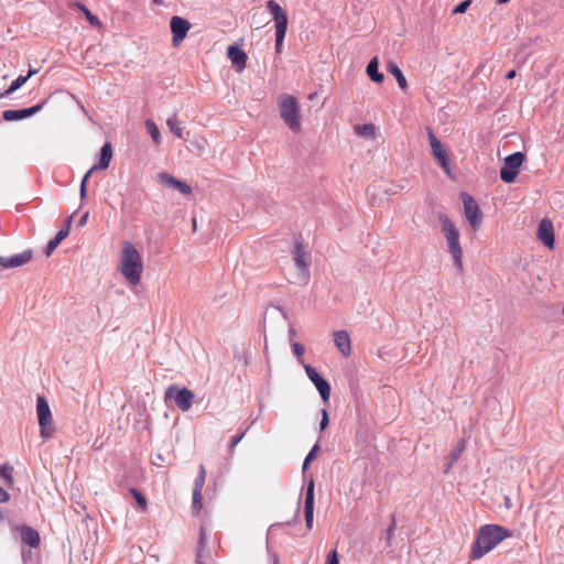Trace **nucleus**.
Instances as JSON below:
<instances>
[{"instance_id":"obj_37","label":"nucleus","mask_w":564,"mask_h":564,"mask_svg":"<svg viewBox=\"0 0 564 564\" xmlns=\"http://www.w3.org/2000/svg\"><path fill=\"white\" fill-rule=\"evenodd\" d=\"M356 131L359 135L372 137L375 134V126L371 123L357 126Z\"/></svg>"},{"instance_id":"obj_20","label":"nucleus","mask_w":564,"mask_h":564,"mask_svg":"<svg viewBox=\"0 0 564 564\" xmlns=\"http://www.w3.org/2000/svg\"><path fill=\"white\" fill-rule=\"evenodd\" d=\"M72 216L66 220L64 227L62 229L58 230V232L56 234V236L51 239L46 247H45V256L46 257H50L54 250L58 247V245L65 239L68 237L69 232H70V224H72Z\"/></svg>"},{"instance_id":"obj_14","label":"nucleus","mask_w":564,"mask_h":564,"mask_svg":"<svg viewBox=\"0 0 564 564\" xmlns=\"http://www.w3.org/2000/svg\"><path fill=\"white\" fill-rule=\"evenodd\" d=\"M45 100L30 108L23 109H8L2 112V118L6 121H19L26 119L40 112L44 107Z\"/></svg>"},{"instance_id":"obj_23","label":"nucleus","mask_w":564,"mask_h":564,"mask_svg":"<svg viewBox=\"0 0 564 564\" xmlns=\"http://www.w3.org/2000/svg\"><path fill=\"white\" fill-rule=\"evenodd\" d=\"M314 480L311 479L305 491L304 518H314Z\"/></svg>"},{"instance_id":"obj_51","label":"nucleus","mask_w":564,"mask_h":564,"mask_svg":"<svg viewBox=\"0 0 564 564\" xmlns=\"http://www.w3.org/2000/svg\"><path fill=\"white\" fill-rule=\"evenodd\" d=\"M193 228H194V230H196V220L195 219H193Z\"/></svg>"},{"instance_id":"obj_27","label":"nucleus","mask_w":564,"mask_h":564,"mask_svg":"<svg viewBox=\"0 0 564 564\" xmlns=\"http://www.w3.org/2000/svg\"><path fill=\"white\" fill-rule=\"evenodd\" d=\"M166 124L172 133H174L177 138L184 139V127L182 122L178 120L177 115H173L166 120Z\"/></svg>"},{"instance_id":"obj_43","label":"nucleus","mask_w":564,"mask_h":564,"mask_svg":"<svg viewBox=\"0 0 564 564\" xmlns=\"http://www.w3.org/2000/svg\"><path fill=\"white\" fill-rule=\"evenodd\" d=\"M326 564H339V556L336 550L328 553Z\"/></svg>"},{"instance_id":"obj_18","label":"nucleus","mask_w":564,"mask_h":564,"mask_svg":"<svg viewBox=\"0 0 564 564\" xmlns=\"http://www.w3.org/2000/svg\"><path fill=\"white\" fill-rule=\"evenodd\" d=\"M158 177L161 185L165 187L174 188L184 195H189L192 193V187L188 184L175 178L169 173L162 172L158 175Z\"/></svg>"},{"instance_id":"obj_32","label":"nucleus","mask_w":564,"mask_h":564,"mask_svg":"<svg viewBox=\"0 0 564 564\" xmlns=\"http://www.w3.org/2000/svg\"><path fill=\"white\" fill-rule=\"evenodd\" d=\"M465 449V442L462 440L459 442V444L457 445L456 448H454L451 453H449V464H448V467L447 469L451 468V466L460 457L463 451Z\"/></svg>"},{"instance_id":"obj_8","label":"nucleus","mask_w":564,"mask_h":564,"mask_svg":"<svg viewBox=\"0 0 564 564\" xmlns=\"http://www.w3.org/2000/svg\"><path fill=\"white\" fill-rule=\"evenodd\" d=\"M165 399H174L176 406L183 411H188L195 399V394L187 388H178L175 384L170 386L165 390Z\"/></svg>"},{"instance_id":"obj_44","label":"nucleus","mask_w":564,"mask_h":564,"mask_svg":"<svg viewBox=\"0 0 564 564\" xmlns=\"http://www.w3.org/2000/svg\"><path fill=\"white\" fill-rule=\"evenodd\" d=\"M10 500V495L2 487H0V502H7Z\"/></svg>"},{"instance_id":"obj_33","label":"nucleus","mask_w":564,"mask_h":564,"mask_svg":"<svg viewBox=\"0 0 564 564\" xmlns=\"http://www.w3.org/2000/svg\"><path fill=\"white\" fill-rule=\"evenodd\" d=\"M318 451H319V445L318 444H315L311 448V451L308 452V454L306 455V457H305V459L303 462V466H302L303 473H305V470L308 468L311 462L316 458V455H317Z\"/></svg>"},{"instance_id":"obj_21","label":"nucleus","mask_w":564,"mask_h":564,"mask_svg":"<svg viewBox=\"0 0 564 564\" xmlns=\"http://www.w3.org/2000/svg\"><path fill=\"white\" fill-rule=\"evenodd\" d=\"M334 341L337 349L344 357H348L351 352L350 337L346 330H335Z\"/></svg>"},{"instance_id":"obj_6","label":"nucleus","mask_w":564,"mask_h":564,"mask_svg":"<svg viewBox=\"0 0 564 564\" xmlns=\"http://www.w3.org/2000/svg\"><path fill=\"white\" fill-rule=\"evenodd\" d=\"M36 415L40 425V435L44 440L53 436L55 429L52 412L47 400L43 395L36 398Z\"/></svg>"},{"instance_id":"obj_47","label":"nucleus","mask_w":564,"mask_h":564,"mask_svg":"<svg viewBox=\"0 0 564 564\" xmlns=\"http://www.w3.org/2000/svg\"><path fill=\"white\" fill-rule=\"evenodd\" d=\"M516 77V70L511 69L506 74V79H512Z\"/></svg>"},{"instance_id":"obj_1","label":"nucleus","mask_w":564,"mask_h":564,"mask_svg":"<svg viewBox=\"0 0 564 564\" xmlns=\"http://www.w3.org/2000/svg\"><path fill=\"white\" fill-rule=\"evenodd\" d=\"M508 536H510V532L500 525H482L476 541L473 543L470 557L473 560L481 558Z\"/></svg>"},{"instance_id":"obj_24","label":"nucleus","mask_w":564,"mask_h":564,"mask_svg":"<svg viewBox=\"0 0 564 564\" xmlns=\"http://www.w3.org/2000/svg\"><path fill=\"white\" fill-rule=\"evenodd\" d=\"M112 159V147L110 142H106L100 150L99 161L95 167L96 170H106L109 167L110 161Z\"/></svg>"},{"instance_id":"obj_19","label":"nucleus","mask_w":564,"mask_h":564,"mask_svg":"<svg viewBox=\"0 0 564 564\" xmlns=\"http://www.w3.org/2000/svg\"><path fill=\"white\" fill-rule=\"evenodd\" d=\"M227 55L237 72L245 69L248 56L242 48L237 45H229L227 48Z\"/></svg>"},{"instance_id":"obj_40","label":"nucleus","mask_w":564,"mask_h":564,"mask_svg":"<svg viewBox=\"0 0 564 564\" xmlns=\"http://www.w3.org/2000/svg\"><path fill=\"white\" fill-rule=\"evenodd\" d=\"M471 4V0H464L462 1L460 3H458L454 9H453V14H462V13H465L467 11V9L470 7Z\"/></svg>"},{"instance_id":"obj_10","label":"nucleus","mask_w":564,"mask_h":564,"mask_svg":"<svg viewBox=\"0 0 564 564\" xmlns=\"http://www.w3.org/2000/svg\"><path fill=\"white\" fill-rule=\"evenodd\" d=\"M305 372L308 379L313 382L315 388L317 389L321 398L325 403H328L330 397V384L326 379H324L317 370L311 365H304Z\"/></svg>"},{"instance_id":"obj_3","label":"nucleus","mask_w":564,"mask_h":564,"mask_svg":"<svg viewBox=\"0 0 564 564\" xmlns=\"http://www.w3.org/2000/svg\"><path fill=\"white\" fill-rule=\"evenodd\" d=\"M442 231L445 235L448 251L453 256L454 264L458 270L463 269V250L459 243V231L446 214L438 216Z\"/></svg>"},{"instance_id":"obj_12","label":"nucleus","mask_w":564,"mask_h":564,"mask_svg":"<svg viewBox=\"0 0 564 564\" xmlns=\"http://www.w3.org/2000/svg\"><path fill=\"white\" fill-rule=\"evenodd\" d=\"M293 258L296 269L304 275L308 273L310 256L305 250V246L301 237L295 238Z\"/></svg>"},{"instance_id":"obj_28","label":"nucleus","mask_w":564,"mask_h":564,"mask_svg":"<svg viewBox=\"0 0 564 564\" xmlns=\"http://www.w3.org/2000/svg\"><path fill=\"white\" fill-rule=\"evenodd\" d=\"M29 79V76H24V75H20L18 76L11 84L10 86L8 87V89H6L3 93L0 94V98H4V97H8L10 96L11 94H13L14 91H17L18 89H20L25 83L26 80Z\"/></svg>"},{"instance_id":"obj_48","label":"nucleus","mask_w":564,"mask_h":564,"mask_svg":"<svg viewBox=\"0 0 564 564\" xmlns=\"http://www.w3.org/2000/svg\"><path fill=\"white\" fill-rule=\"evenodd\" d=\"M289 336L291 339L296 336V329L294 327H290Z\"/></svg>"},{"instance_id":"obj_41","label":"nucleus","mask_w":564,"mask_h":564,"mask_svg":"<svg viewBox=\"0 0 564 564\" xmlns=\"http://www.w3.org/2000/svg\"><path fill=\"white\" fill-rule=\"evenodd\" d=\"M248 429L249 427H247L245 431H242L241 433L237 434L236 436H234L231 438L230 444H229L230 451H232L242 441V438L245 437Z\"/></svg>"},{"instance_id":"obj_15","label":"nucleus","mask_w":564,"mask_h":564,"mask_svg":"<svg viewBox=\"0 0 564 564\" xmlns=\"http://www.w3.org/2000/svg\"><path fill=\"white\" fill-rule=\"evenodd\" d=\"M33 252L31 249H26L21 253L13 254L10 257L0 256V267L4 269H13L22 267L32 260Z\"/></svg>"},{"instance_id":"obj_42","label":"nucleus","mask_w":564,"mask_h":564,"mask_svg":"<svg viewBox=\"0 0 564 564\" xmlns=\"http://www.w3.org/2000/svg\"><path fill=\"white\" fill-rule=\"evenodd\" d=\"M328 423H329L328 413L325 409H323L322 410V420L319 422V430L321 431L326 430V427L328 426Z\"/></svg>"},{"instance_id":"obj_17","label":"nucleus","mask_w":564,"mask_h":564,"mask_svg":"<svg viewBox=\"0 0 564 564\" xmlns=\"http://www.w3.org/2000/svg\"><path fill=\"white\" fill-rule=\"evenodd\" d=\"M538 238L547 248L554 247L555 236L553 224L549 219H542L538 226Z\"/></svg>"},{"instance_id":"obj_49","label":"nucleus","mask_w":564,"mask_h":564,"mask_svg":"<svg viewBox=\"0 0 564 564\" xmlns=\"http://www.w3.org/2000/svg\"><path fill=\"white\" fill-rule=\"evenodd\" d=\"M36 73H37V70H36V69H32V68H31V69L29 70V73H28V75H26V76H29V78H30L31 76H33V75H34V74H36Z\"/></svg>"},{"instance_id":"obj_4","label":"nucleus","mask_w":564,"mask_h":564,"mask_svg":"<svg viewBox=\"0 0 564 564\" xmlns=\"http://www.w3.org/2000/svg\"><path fill=\"white\" fill-rule=\"evenodd\" d=\"M278 105L280 109V116L285 124L292 131H299L301 128L300 105L296 98L288 94H281L278 97Z\"/></svg>"},{"instance_id":"obj_31","label":"nucleus","mask_w":564,"mask_h":564,"mask_svg":"<svg viewBox=\"0 0 564 564\" xmlns=\"http://www.w3.org/2000/svg\"><path fill=\"white\" fill-rule=\"evenodd\" d=\"M96 171L95 167H90L86 174L84 175V177L82 178V182H80V188H79V197H80V200L83 202L85 198H86V195H87V182H88V178L89 176L91 175V173Z\"/></svg>"},{"instance_id":"obj_34","label":"nucleus","mask_w":564,"mask_h":564,"mask_svg":"<svg viewBox=\"0 0 564 564\" xmlns=\"http://www.w3.org/2000/svg\"><path fill=\"white\" fill-rule=\"evenodd\" d=\"M131 495L135 499L137 503L141 508L142 511H145L148 508V502L145 497L135 488L130 489Z\"/></svg>"},{"instance_id":"obj_16","label":"nucleus","mask_w":564,"mask_h":564,"mask_svg":"<svg viewBox=\"0 0 564 564\" xmlns=\"http://www.w3.org/2000/svg\"><path fill=\"white\" fill-rule=\"evenodd\" d=\"M206 479V469L203 465L199 466L198 475L194 482V489H193V510L194 512H199V510L203 507L202 503V490L205 484Z\"/></svg>"},{"instance_id":"obj_26","label":"nucleus","mask_w":564,"mask_h":564,"mask_svg":"<svg viewBox=\"0 0 564 564\" xmlns=\"http://www.w3.org/2000/svg\"><path fill=\"white\" fill-rule=\"evenodd\" d=\"M387 69L388 72L397 79L400 88L402 90H405L406 87H408V83H406V79L402 73V70L400 69V67L397 65L395 62L393 61H390L387 65Z\"/></svg>"},{"instance_id":"obj_50","label":"nucleus","mask_w":564,"mask_h":564,"mask_svg":"<svg viewBox=\"0 0 564 564\" xmlns=\"http://www.w3.org/2000/svg\"><path fill=\"white\" fill-rule=\"evenodd\" d=\"M509 1H510V0H497V3H499V4H505V3L509 2Z\"/></svg>"},{"instance_id":"obj_35","label":"nucleus","mask_w":564,"mask_h":564,"mask_svg":"<svg viewBox=\"0 0 564 564\" xmlns=\"http://www.w3.org/2000/svg\"><path fill=\"white\" fill-rule=\"evenodd\" d=\"M395 528H397V520H395V517L392 516L391 523H390V525L388 527V529L386 531V543H387V546L391 545V542H392L393 536H394Z\"/></svg>"},{"instance_id":"obj_36","label":"nucleus","mask_w":564,"mask_h":564,"mask_svg":"<svg viewBox=\"0 0 564 564\" xmlns=\"http://www.w3.org/2000/svg\"><path fill=\"white\" fill-rule=\"evenodd\" d=\"M12 471L13 468L7 464L0 466V477L8 484H12L13 481Z\"/></svg>"},{"instance_id":"obj_2","label":"nucleus","mask_w":564,"mask_h":564,"mask_svg":"<svg viewBox=\"0 0 564 564\" xmlns=\"http://www.w3.org/2000/svg\"><path fill=\"white\" fill-rule=\"evenodd\" d=\"M143 264L140 252L129 241L123 242L120 253V272L133 285L140 283Z\"/></svg>"},{"instance_id":"obj_38","label":"nucleus","mask_w":564,"mask_h":564,"mask_svg":"<svg viewBox=\"0 0 564 564\" xmlns=\"http://www.w3.org/2000/svg\"><path fill=\"white\" fill-rule=\"evenodd\" d=\"M78 7L84 12L85 18L91 25H100L99 19L94 15L85 6L79 4Z\"/></svg>"},{"instance_id":"obj_46","label":"nucleus","mask_w":564,"mask_h":564,"mask_svg":"<svg viewBox=\"0 0 564 564\" xmlns=\"http://www.w3.org/2000/svg\"><path fill=\"white\" fill-rule=\"evenodd\" d=\"M314 518H305V524L308 530L313 528Z\"/></svg>"},{"instance_id":"obj_13","label":"nucleus","mask_w":564,"mask_h":564,"mask_svg":"<svg viewBox=\"0 0 564 564\" xmlns=\"http://www.w3.org/2000/svg\"><path fill=\"white\" fill-rule=\"evenodd\" d=\"M170 28L173 35L172 42L177 45L186 37L191 23L184 18L174 15L171 18Z\"/></svg>"},{"instance_id":"obj_30","label":"nucleus","mask_w":564,"mask_h":564,"mask_svg":"<svg viewBox=\"0 0 564 564\" xmlns=\"http://www.w3.org/2000/svg\"><path fill=\"white\" fill-rule=\"evenodd\" d=\"M205 545H206V534H205V530L203 528H200L199 540H198V551H197V555H196V564H205V562L203 561V551L205 549Z\"/></svg>"},{"instance_id":"obj_45","label":"nucleus","mask_w":564,"mask_h":564,"mask_svg":"<svg viewBox=\"0 0 564 564\" xmlns=\"http://www.w3.org/2000/svg\"><path fill=\"white\" fill-rule=\"evenodd\" d=\"M88 212H86L82 217L80 219L78 220V226L83 227L87 224V220H88Z\"/></svg>"},{"instance_id":"obj_39","label":"nucleus","mask_w":564,"mask_h":564,"mask_svg":"<svg viewBox=\"0 0 564 564\" xmlns=\"http://www.w3.org/2000/svg\"><path fill=\"white\" fill-rule=\"evenodd\" d=\"M291 346L293 348V352L296 356L299 362L303 364L302 356H303V354L305 351L304 346L302 344L297 343V341H291Z\"/></svg>"},{"instance_id":"obj_53","label":"nucleus","mask_w":564,"mask_h":564,"mask_svg":"<svg viewBox=\"0 0 564 564\" xmlns=\"http://www.w3.org/2000/svg\"><path fill=\"white\" fill-rule=\"evenodd\" d=\"M563 315H564V306H563V311H562Z\"/></svg>"},{"instance_id":"obj_29","label":"nucleus","mask_w":564,"mask_h":564,"mask_svg":"<svg viewBox=\"0 0 564 564\" xmlns=\"http://www.w3.org/2000/svg\"><path fill=\"white\" fill-rule=\"evenodd\" d=\"M145 128L149 134L151 135L153 142L159 145L162 142L160 130L156 123L152 119L145 120Z\"/></svg>"},{"instance_id":"obj_25","label":"nucleus","mask_w":564,"mask_h":564,"mask_svg":"<svg viewBox=\"0 0 564 564\" xmlns=\"http://www.w3.org/2000/svg\"><path fill=\"white\" fill-rule=\"evenodd\" d=\"M366 72L369 78L375 83H382L384 79L383 74L379 72L378 57H373L370 59V62L367 65Z\"/></svg>"},{"instance_id":"obj_5","label":"nucleus","mask_w":564,"mask_h":564,"mask_svg":"<svg viewBox=\"0 0 564 564\" xmlns=\"http://www.w3.org/2000/svg\"><path fill=\"white\" fill-rule=\"evenodd\" d=\"M268 11L272 14L275 23V52L280 54L283 47V41L288 31V15L282 7L274 0L267 1Z\"/></svg>"},{"instance_id":"obj_22","label":"nucleus","mask_w":564,"mask_h":564,"mask_svg":"<svg viewBox=\"0 0 564 564\" xmlns=\"http://www.w3.org/2000/svg\"><path fill=\"white\" fill-rule=\"evenodd\" d=\"M19 530L21 532L22 543H24L31 547H37L40 545L41 538H40L39 532L35 529H33L29 525H21L19 528Z\"/></svg>"},{"instance_id":"obj_9","label":"nucleus","mask_w":564,"mask_h":564,"mask_svg":"<svg viewBox=\"0 0 564 564\" xmlns=\"http://www.w3.org/2000/svg\"><path fill=\"white\" fill-rule=\"evenodd\" d=\"M460 198L464 205V212L468 223L474 230H477L481 224L482 214L477 202L469 194L463 192Z\"/></svg>"},{"instance_id":"obj_11","label":"nucleus","mask_w":564,"mask_h":564,"mask_svg":"<svg viewBox=\"0 0 564 564\" xmlns=\"http://www.w3.org/2000/svg\"><path fill=\"white\" fill-rule=\"evenodd\" d=\"M427 137L430 141V145L432 149V154L436 159V161L440 163L441 167L449 174V162H448V155L447 152L443 149V145L441 141L436 138L432 129H427Z\"/></svg>"},{"instance_id":"obj_52","label":"nucleus","mask_w":564,"mask_h":564,"mask_svg":"<svg viewBox=\"0 0 564 564\" xmlns=\"http://www.w3.org/2000/svg\"><path fill=\"white\" fill-rule=\"evenodd\" d=\"M155 3L160 4L163 0H153Z\"/></svg>"},{"instance_id":"obj_7","label":"nucleus","mask_w":564,"mask_h":564,"mask_svg":"<svg viewBox=\"0 0 564 564\" xmlns=\"http://www.w3.org/2000/svg\"><path fill=\"white\" fill-rule=\"evenodd\" d=\"M525 160V154L522 152H514L510 155H508L503 165L500 169V178L505 183H512L514 182L519 169L522 165V163Z\"/></svg>"}]
</instances>
